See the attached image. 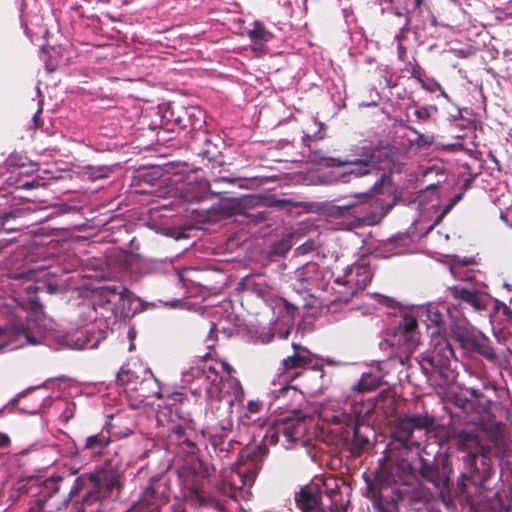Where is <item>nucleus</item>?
I'll return each instance as SVG.
<instances>
[{"label": "nucleus", "mask_w": 512, "mask_h": 512, "mask_svg": "<svg viewBox=\"0 0 512 512\" xmlns=\"http://www.w3.org/2000/svg\"><path fill=\"white\" fill-rule=\"evenodd\" d=\"M308 416L302 411H294L293 416L282 418L270 425L262 442L254 450H246L247 461L235 467L224 468L220 481L211 491V476L215 468L210 463L198 459L191 467L178 471L181 495L190 504L197 507H213L225 512L224 499L238 502L245 489H249L260 470L258 459L267 454V446L280 443L285 449L298 446L305 448V433L308 429Z\"/></svg>", "instance_id": "obj_1"}, {"label": "nucleus", "mask_w": 512, "mask_h": 512, "mask_svg": "<svg viewBox=\"0 0 512 512\" xmlns=\"http://www.w3.org/2000/svg\"><path fill=\"white\" fill-rule=\"evenodd\" d=\"M232 366L224 360L210 358V353L191 362L182 371L186 386L199 382L206 391L209 409L220 417L221 427L230 426L229 416L235 406L243 404L244 390L240 381L232 376Z\"/></svg>", "instance_id": "obj_2"}, {"label": "nucleus", "mask_w": 512, "mask_h": 512, "mask_svg": "<svg viewBox=\"0 0 512 512\" xmlns=\"http://www.w3.org/2000/svg\"><path fill=\"white\" fill-rule=\"evenodd\" d=\"M36 287L28 283L23 287L25 296L13 297L4 303L9 319L0 327V353L27 345H50V320L43 314Z\"/></svg>", "instance_id": "obj_3"}, {"label": "nucleus", "mask_w": 512, "mask_h": 512, "mask_svg": "<svg viewBox=\"0 0 512 512\" xmlns=\"http://www.w3.org/2000/svg\"><path fill=\"white\" fill-rule=\"evenodd\" d=\"M73 473L53 475L45 480L29 478L17 483V489L31 493L36 497L35 503L26 512H57L66 508L77 495L82 494L81 501L75 502L76 512H98L101 506V482L94 474H82L74 479L73 486L66 496L58 492Z\"/></svg>", "instance_id": "obj_4"}, {"label": "nucleus", "mask_w": 512, "mask_h": 512, "mask_svg": "<svg viewBox=\"0 0 512 512\" xmlns=\"http://www.w3.org/2000/svg\"><path fill=\"white\" fill-rule=\"evenodd\" d=\"M121 296L116 284L102 286L92 292L85 312L91 323L78 329L67 343L74 349H94L107 337L111 324L116 321L117 300Z\"/></svg>", "instance_id": "obj_5"}, {"label": "nucleus", "mask_w": 512, "mask_h": 512, "mask_svg": "<svg viewBox=\"0 0 512 512\" xmlns=\"http://www.w3.org/2000/svg\"><path fill=\"white\" fill-rule=\"evenodd\" d=\"M293 353L285 357L278 368V374L270 382L267 390L269 404L278 402L276 408L287 406L291 401L301 397L300 392L290 382L297 377L300 369H311L319 373V378L324 377L322 358L312 354L307 348L292 344Z\"/></svg>", "instance_id": "obj_6"}, {"label": "nucleus", "mask_w": 512, "mask_h": 512, "mask_svg": "<svg viewBox=\"0 0 512 512\" xmlns=\"http://www.w3.org/2000/svg\"><path fill=\"white\" fill-rule=\"evenodd\" d=\"M392 469L396 470V475H393V471L390 475H385L382 471L374 482L367 485L366 497L370 499L377 512H398V502L402 494L396 484L408 483L412 467L406 461H402Z\"/></svg>", "instance_id": "obj_7"}, {"label": "nucleus", "mask_w": 512, "mask_h": 512, "mask_svg": "<svg viewBox=\"0 0 512 512\" xmlns=\"http://www.w3.org/2000/svg\"><path fill=\"white\" fill-rule=\"evenodd\" d=\"M352 158L346 160H339L336 158L327 159L328 165L332 166H345L350 165L351 168L344 170L335 175V180L340 182H349L351 177H362L373 172H379L381 169H386L388 166L378 164L380 155L385 156V161L390 162V150L385 149L381 151L372 145L353 146L351 148ZM378 175V173H376Z\"/></svg>", "instance_id": "obj_8"}, {"label": "nucleus", "mask_w": 512, "mask_h": 512, "mask_svg": "<svg viewBox=\"0 0 512 512\" xmlns=\"http://www.w3.org/2000/svg\"><path fill=\"white\" fill-rule=\"evenodd\" d=\"M373 271L368 263L363 261L348 265L334 277L331 284V298H325L326 303L348 302L362 292L371 282Z\"/></svg>", "instance_id": "obj_9"}, {"label": "nucleus", "mask_w": 512, "mask_h": 512, "mask_svg": "<svg viewBox=\"0 0 512 512\" xmlns=\"http://www.w3.org/2000/svg\"><path fill=\"white\" fill-rule=\"evenodd\" d=\"M384 178L385 175L381 174L369 191L355 194L345 204L333 206L331 208V214L345 215L353 211V216L361 219L365 214L356 211V208L359 205L369 204V206L373 208V220L383 218L394 206V200L383 197ZM388 198H390V194H388Z\"/></svg>", "instance_id": "obj_10"}, {"label": "nucleus", "mask_w": 512, "mask_h": 512, "mask_svg": "<svg viewBox=\"0 0 512 512\" xmlns=\"http://www.w3.org/2000/svg\"><path fill=\"white\" fill-rule=\"evenodd\" d=\"M431 350L418 359L426 375L438 374L447 380L453 379L452 363L456 362L454 350L444 333L429 332Z\"/></svg>", "instance_id": "obj_11"}, {"label": "nucleus", "mask_w": 512, "mask_h": 512, "mask_svg": "<svg viewBox=\"0 0 512 512\" xmlns=\"http://www.w3.org/2000/svg\"><path fill=\"white\" fill-rule=\"evenodd\" d=\"M375 408V401L372 398L361 399L359 402L354 399L350 403L330 404L321 411V418L330 425L361 424L368 423V418Z\"/></svg>", "instance_id": "obj_12"}, {"label": "nucleus", "mask_w": 512, "mask_h": 512, "mask_svg": "<svg viewBox=\"0 0 512 512\" xmlns=\"http://www.w3.org/2000/svg\"><path fill=\"white\" fill-rule=\"evenodd\" d=\"M334 273L319 266L317 263L309 262L294 272V287L300 291L308 292L312 296L322 299L330 298L326 294L331 289V280Z\"/></svg>", "instance_id": "obj_13"}, {"label": "nucleus", "mask_w": 512, "mask_h": 512, "mask_svg": "<svg viewBox=\"0 0 512 512\" xmlns=\"http://www.w3.org/2000/svg\"><path fill=\"white\" fill-rule=\"evenodd\" d=\"M433 426L434 419L427 414L404 415L398 419L395 442L407 450L419 448Z\"/></svg>", "instance_id": "obj_14"}, {"label": "nucleus", "mask_w": 512, "mask_h": 512, "mask_svg": "<svg viewBox=\"0 0 512 512\" xmlns=\"http://www.w3.org/2000/svg\"><path fill=\"white\" fill-rule=\"evenodd\" d=\"M384 341L395 350L401 362L402 357L408 359L420 343L416 317L411 313H404L392 334H388Z\"/></svg>", "instance_id": "obj_15"}, {"label": "nucleus", "mask_w": 512, "mask_h": 512, "mask_svg": "<svg viewBox=\"0 0 512 512\" xmlns=\"http://www.w3.org/2000/svg\"><path fill=\"white\" fill-rule=\"evenodd\" d=\"M324 490H315L314 487H302L295 494V503L300 512H327L321 500V494L325 492L331 500V504L337 503L339 495V486L337 480L333 477H327L323 482Z\"/></svg>", "instance_id": "obj_16"}, {"label": "nucleus", "mask_w": 512, "mask_h": 512, "mask_svg": "<svg viewBox=\"0 0 512 512\" xmlns=\"http://www.w3.org/2000/svg\"><path fill=\"white\" fill-rule=\"evenodd\" d=\"M232 413L229 416L230 426L228 428L221 427L220 417L216 413H213L209 406L206 409V417L210 419L209 425L201 431L204 437H209V442L216 453H219V457H226L229 453L233 442L231 439H227L226 433L232 428Z\"/></svg>", "instance_id": "obj_17"}, {"label": "nucleus", "mask_w": 512, "mask_h": 512, "mask_svg": "<svg viewBox=\"0 0 512 512\" xmlns=\"http://www.w3.org/2000/svg\"><path fill=\"white\" fill-rule=\"evenodd\" d=\"M450 317V331L453 338L460 344L463 349H466L474 339L481 333V331L472 326L466 317L458 316L456 308L443 306Z\"/></svg>", "instance_id": "obj_18"}, {"label": "nucleus", "mask_w": 512, "mask_h": 512, "mask_svg": "<svg viewBox=\"0 0 512 512\" xmlns=\"http://www.w3.org/2000/svg\"><path fill=\"white\" fill-rule=\"evenodd\" d=\"M451 295L461 307H471L476 312L486 311L492 302V298L475 289H468L459 286L449 288Z\"/></svg>", "instance_id": "obj_19"}, {"label": "nucleus", "mask_w": 512, "mask_h": 512, "mask_svg": "<svg viewBox=\"0 0 512 512\" xmlns=\"http://www.w3.org/2000/svg\"><path fill=\"white\" fill-rule=\"evenodd\" d=\"M332 433L339 435L344 443H353L358 448H364L370 442L373 429L369 423L332 425Z\"/></svg>", "instance_id": "obj_20"}, {"label": "nucleus", "mask_w": 512, "mask_h": 512, "mask_svg": "<svg viewBox=\"0 0 512 512\" xmlns=\"http://www.w3.org/2000/svg\"><path fill=\"white\" fill-rule=\"evenodd\" d=\"M171 444H175L180 451L187 455H195L198 447L193 439L195 434L192 422L185 424H171L168 428Z\"/></svg>", "instance_id": "obj_21"}, {"label": "nucleus", "mask_w": 512, "mask_h": 512, "mask_svg": "<svg viewBox=\"0 0 512 512\" xmlns=\"http://www.w3.org/2000/svg\"><path fill=\"white\" fill-rule=\"evenodd\" d=\"M463 461L470 473V477L479 474L481 477L486 478L490 475L491 459L486 453L479 450L469 451L463 456Z\"/></svg>", "instance_id": "obj_22"}, {"label": "nucleus", "mask_w": 512, "mask_h": 512, "mask_svg": "<svg viewBox=\"0 0 512 512\" xmlns=\"http://www.w3.org/2000/svg\"><path fill=\"white\" fill-rule=\"evenodd\" d=\"M111 423H106L99 433L86 437L82 450L90 455L98 456L104 453L111 442Z\"/></svg>", "instance_id": "obj_23"}, {"label": "nucleus", "mask_w": 512, "mask_h": 512, "mask_svg": "<svg viewBox=\"0 0 512 512\" xmlns=\"http://www.w3.org/2000/svg\"><path fill=\"white\" fill-rule=\"evenodd\" d=\"M143 374L144 375L138 384V390H134L133 392L137 393L136 398L140 402H146L149 404L147 401L149 398L156 397L160 399L162 397L161 387L158 379L150 369H144Z\"/></svg>", "instance_id": "obj_24"}, {"label": "nucleus", "mask_w": 512, "mask_h": 512, "mask_svg": "<svg viewBox=\"0 0 512 512\" xmlns=\"http://www.w3.org/2000/svg\"><path fill=\"white\" fill-rule=\"evenodd\" d=\"M116 291L119 292L121 299L117 300V317L128 318L139 311L140 299L122 284H116Z\"/></svg>", "instance_id": "obj_25"}, {"label": "nucleus", "mask_w": 512, "mask_h": 512, "mask_svg": "<svg viewBox=\"0 0 512 512\" xmlns=\"http://www.w3.org/2000/svg\"><path fill=\"white\" fill-rule=\"evenodd\" d=\"M163 502L153 488H147L126 512H160Z\"/></svg>", "instance_id": "obj_26"}, {"label": "nucleus", "mask_w": 512, "mask_h": 512, "mask_svg": "<svg viewBox=\"0 0 512 512\" xmlns=\"http://www.w3.org/2000/svg\"><path fill=\"white\" fill-rule=\"evenodd\" d=\"M418 315L422 318L430 332L444 333L443 314L438 306L431 304L422 306L418 309Z\"/></svg>", "instance_id": "obj_27"}, {"label": "nucleus", "mask_w": 512, "mask_h": 512, "mask_svg": "<svg viewBox=\"0 0 512 512\" xmlns=\"http://www.w3.org/2000/svg\"><path fill=\"white\" fill-rule=\"evenodd\" d=\"M246 34L251 42L252 50L258 53L264 50L266 44L273 37L272 33L265 28L260 20H255L252 28L248 29Z\"/></svg>", "instance_id": "obj_28"}, {"label": "nucleus", "mask_w": 512, "mask_h": 512, "mask_svg": "<svg viewBox=\"0 0 512 512\" xmlns=\"http://www.w3.org/2000/svg\"><path fill=\"white\" fill-rule=\"evenodd\" d=\"M241 283L246 290L264 300H267L272 295L273 288L264 275L246 276Z\"/></svg>", "instance_id": "obj_29"}, {"label": "nucleus", "mask_w": 512, "mask_h": 512, "mask_svg": "<svg viewBox=\"0 0 512 512\" xmlns=\"http://www.w3.org/2000/svg\"><path fill=\"white\" fill-rule=\"evenodd\" d=\"M472 264H475L474 258L455 256L449 265V271L455 280L472 281L474 279V270L469 268Z\"/></svg>", "instance_id": "obj_30"}, {"label": "nucleus", "mask_w": 512, "mask_h": 512, "mask_svg": "<svg viewBox=\"0 0 512 512\" xmlns=\"http://www.w3.org/2000/svg\"><path fill=\"white\" fill-rule=\"evenodd\" d=\"M465 350L476 352L491 362L497 360V355L490 345L489 339L482 332Z\"/></svg>", "instance_id": "obj_31"}, {"label": "nucleus", "mask_w": 512, "mask_h": 512, "mask_svg": "<svg viewBox=\"0 0 512 512\" xmlns=\"http://www.w3.org/2000/svg\"><path fill=\"white\" fill-rule=\"evenodd\" d=\"M381 380L382 378L378 374L372 372L363 373L359 381L352 385L351 391L355 394L373 391L380 387Z\"/></svg>", "instance_id": "obj_32"}, {"label": "nucleus", "mask_w": 512, "mask_h": 512, "mask_svg": "<svg viewBox=\"0 0 512 512\" xmlns=\"http://www.w3.org/2000/svg\"><path fill=\"white\" fill-rule=\"evenodd\" d=\"M138 373L129 367H122L117 374V382L124 387L125 391L138 390V384L141 381Z\"/></svg>", "instance_id": "obj_33"}, {"label": "nucleus", "mask_w": 512, "mask_h": 512, "mask_svg": "<svg viewBox=\"0 0 512 512\" xmlns=\"http://www.w3.org/2000/svg\"><path fill=\"white\" fill-rule=\"evenodd\" d=\"M263 409V403L259 400H249L241 415L243 422H254Z\"/></svg>", "instance_id": "obj_34"}, {"label": "nucleus", "mask_w": 512, "mask_h": 512, "mask_svg": "<svg viewBox=\"0 0 512 512\" xmlns=\"http://www.w3.org/2000/svg\"><path fill=\"white\" fill-rule=\"evenodd\" d=\"M419 472L425 480L432 482L434 485H437L439 480L438 469L430 462L420 459Z\"/></svg>", "instance_id": "obj_35"}, {"label": "nucleus", "mask_w": 512, "mask_h": 512, "mask_svg": "<svg viewBox=\"0 0 512 512\" xmlns=\"http://www.w3.org/2000/svg\"><path fill=\"white\" fill-rule=\"evenodd\" d=\"M53 399L51 397H46L43 399H37L32 405L20 407L19 410L28 414H37L43 406L51 405Z\"/></svg>", "instance_id": "obj_36"}, {"label": "nucleus", "mask_w": 512, "mask_h": 512, "mask_svg": "<svg viewBox=\"0 0 512 512\" xmlns=\"http://www.w3.org/2000/svg\"><path fill=\"white\" fill-rule=\"evenodd\" d=\"M110 172V169L106 166H99V167H88L86 169L85 174L88 176L89 179L95 181L98 179L106 178Z\"/></svg>", "instance_id": "obj_37"}, {"label": "nucleus", "mask_w": 512, "mask_h": 512, "mask_svg": "<svg viewBox=\"0 0 512 512\" xmlns=\"http://www.w3.org/2000/svg\"><path fill=\"white\" fill-rule=\"evenodd\" d=\"M437 111L436 106L429 105L424 107H419L415 109L414 116L417 118L419 122H425L427 121L432 114H434Z\"/></svg>", "instance_id": "obj_38"}, {"label": "nucleus", "mask_w": 512, "mask_h": 512, "mask_svg": "<svg viewBox=\"0 0 512 512\" xmlns=\"http://www.w3.org/2000/svg\"><path fill=\"white\" fill-rule=\"evenodd\" d=\"M314 124L319 126L318 130L313 132L312 135L307 133V134H304V136L302 137V141H303L304 145H306L308 147H310L308 142L311 140V138H314L316 140H322L325 138V133L323 131L324 124L322 122H317L316 120H314Z\"/></svg>", "instance_id": "obj_39"}, {"label": "nucleus", "mask_w": 512, "mask_h": 512, "mask_svg": "<svg viewBox=\"0 0 512 512\" xmlns=\"http://www.w3.org/2000/svg\"><path fill=\"white\" fill-rule=\"evenodd\" d=\"M44 268L43 264L35 265V266H27L23 267L20 271H17L13 273L14 278H22V277H29L35 273L36 270Z\"/></svg>", "instance_id": "obj_40"}, {"label": "nucleus", "mask_w": 512, "mask_h": 512, "mask_svg": "<svg viewBox=\"0 0 512 512\" xmlns=\"http://www.w3.org/2000/svg\"><path fill=\"white\" fill-rule=\"evenodd\" d=\"M467 392L479 405H483L484 403H489L487 399H485L482 391L476 388H468Z\"/></svg>", "instance_id": "obj_41"}, {"label": "nucleus", "mask_w": 512, "mask_h": 512, "mask_svg": "<svg viewBox=\"0 0 512 512\" xmlns=\"http://www.w3.org/2000/svg\"><path fill=\"white\" fill-rule=\"evenodd\" d=\"M411 130L417 134V138L415 140V143L417 146L422 147V146L430 145L433 143V136L420 134L412 128H411Z\"/></svg>", "instance_id": "obj_42"}, {"label": "nucleus", "mask_w": 512, "mask_h": 512, "mask_svg": "<svg viewBox=\"0 0 512 512\" xmlns=\"http://www.w3.org/2000/svg\"><path fill=\"white\" fill-rule=\"evenodd\" d=\"M247 218L250 222L259 223L267 219V212L265 210L250 212L247 214Z\"/></svg>", "instance_id": "obj_43"}, {"label": "nucleus", "mask_w": 512, "mask_h": 512, "mask_svg": "<svg viewBox=\"0 0 512 512\" xmlns=\"http://www.w3.org/2000/svg\"><path fill=\"white\" fill-rule=\"evenodd\" d=\"M43 185V182L38 179H33L31 181H20L17 183V187L21 189L31 190L34 188H38Z\"/></svg>", "instance_id": "obj_44"}, {"label": "nucleus", "mask_w": 512, "mask_h": 512, "mask_svg": "<svg viewBox=\"0 0 512 512\" xmlns=\"http://www.w3.org/2000/svg\"><path fill=\"white\" fill-rule=\"evenodd\" d=\"M25 160H26V158H24L22 156H18L16 153H13L8 157L7 163L9 165L23 167L25 165Z\"/></svg>", "instance_id": "obj_45"}, {"label": "nucleus", "mask_w": 512, "mask_h": 512, "mask_svg": "<svg viewBox=\"0 0 512 512\" xmlns=\"http://www.w3.org/2000/svg\"><path fill=\"white\" fill-rule=\"evenodd\" d=\"M370 297L375 298V300L379 304L386 305L388 307H393V305H394V299L384 296L382 294L375 293V294L371 295Z\"/></svg>", "instance_id": "obj_46"}, {"label": "nucleus", "mask_w": 512, "mask_h": 512, "mask_svg": "<svg viewBox=\"0 0 512 512\" xmlns=\"http://www.w3.org/2000/svg\"><path fill=\"white\" fill-rule=\"evenodd\" d=\"M456 404L458 407H460L464 413L468 414L469 410L472 409L473 403L471 400L468 399H457Z\"/></svg>", "instance_id": "obj_47"}, {"label": "nucleus", "mask_w": 512, "mask_h": 512, "mask_svg": "<svg viewBox=\"0 0 512 512\" xmlns=\"http://www.w3.org/2000/svg\"><path fill=\"white\" fill-rule=\"evenodd\" d=\"M44 288L46 289V291L50 294L52 293H56L60 290H62L64 288V284L63 283H47L45 284Z\"/></svg>", "instance_id": "obj_48"}, {"label": "nucleus", "mask_w": 512, "mask_h": 512, "mask_svg": "<svg viewBox=\"0 0 512 512\" xmlns=\"http://www.w3.org/2000/svg\"><path fill=\"white\" fill-rule=\"evenodd\" d=\"M421 87L429 92H435L441 89V85L435 80H431L429 83L422 82Z\"/></svg>", "instance_id": "obj_49"}, {"label": "nucleus", "mask_w": 512, "mask_h": 512, "mask_svg": "<svg viewBox=\"0 0 512 512\" xmlns=\"http://www.w3.org/2000/svg\"><path fill=\"white\" fill-rule=\"evenodd\" d=\"M111 433L112 435L114 436H117L118 438H124V437H128L129 435L132 434V430L130 428H125V429H121V430H111Z\"/></svg>", "instance_id": "obj_50"}, {"label": "nucleus", "mask_w": 512, "mask_h": 512, "mask_svg": "<svg viewBox=\"0 0 512 512\" xmlns=\"http://www.w3.org/2000/svg\"><path fill=\"white\" fill-rule=\"evenodd\" d=\"M217 327H216V324L214 323H211V327H210V330H209V335L206 339V346L208 348H211L214 344V339L212 338V335L214 334V332L216 331Z\"/></svg>", "instance_id": "obj_51"}, {"label": "nucleus", "mask_w": 512, "mask_h": 512, "mask_svg": "<svg viewBox=\"0 0 512 512\" xmlns=\"http://www.w3.org/2000/svg\"><path fill=\"white\" fill-rule=\"evenodd\" d=\"M424 0H406V4L412 10H418L423 5Z\"/></svg>", "instance_id": "obj_52"}, {"label": "nucleus", "mask_w": 512, "mask_h": 512, "mask_svg": "<svg viewBox=\"0 0 512 512\" xmlns=\"http://www.w3.org/2000/svg\"><path fill=\"white\" fill-rule=\"evenodd\" d=\"M213 183L217 184V183H221V182H225V183H230V184H233L236 182V179L235 178H232V177H229V176H221V177H215L213 178Z\"/></svg>", "instance_id": "obj_53"}, {"label": "nucleus", "mask_w": 512, "mask_h": 512, "mask_svg": "<svg viewBox=\"0 0 512 512\" xmlns=\"http://www.w3.org/2000/svg\"><path fill=\"white\" fill-rule=\"evenodd\" d=\"M460 198H461V195H457V196H456L455 201H453L450 205H448V206L445 208V210L441 213V215L437 217V219H436V221L434 222V224H433V225H431L429 228L431 229L434 225H436V224H437V223L442 219V217H443V216H444V215H445V214H446V213L451 209V207L455 204V202H456L457 200H459Z\"/></svg>", "instance_id": "obj_54"}, {"label": "nucleus", "mask_w": 512, "mask_h": 512, "mask_svg": "<svg viewBox=\"0 0 512 512\" xmlns=\"http://www.w3.org/2000/svg\"><path fill=\"white\" fill-rule=\"evenodd\" d=\"M409 23H410V18H409V16L405 15V17H404V24H403V26L401 27L399 34H397V35L395 36V38H396V39H398V40L400 41L401 36H402V33H403L405 30H407V29H408Z\"/></svg>", "instance_id": "obj_55"}, {"label": "nucleus", "mask_w": 512, "mask_h": 512, "mask_svg": "<svg viewBox=\"0 0 512 512\" xmlns=\"http://www.w3.org/2000/svg\"><path fill=\"white\" fill-rule=\"evenodd\" d=\"M411 75L413 78L417 79L419 83L422 85V82H424L421 78V70L419 67H414L411 71Z\"/></svg>", "instance_id": "obj_56"}, {"label": "nucleus", "mask_w": 512, "mask_h": 512, "mask_svg": "<svg viewBox=\"0 0 512 512\" xmlns=\"http://www.w3.org/2000/svg\"><path fill=\"white\" fill-rule=\"evenodd\" d=\"M273 333H271L270 331H267L265 333H261L260 334V340L262 343H268L271 341V339L273 338Z\"/></svg>", "instance_id": "obj_57"}, {"label": "nucleus", "mask_w": 512, "mask_h": 512, "mask_svg": "<svg viewBox=\"0 0 512 512\" xmlns=\"http://www.w3.org/2000/svg\"><path fill=\"white\" fill-rule=\"evenodd\" d=\"M41 112H42V109H41V108H39V109L37 110V112H36V113L34 114V116H33V119H32V120H33V123H34L35 128L40 127L39 115H40V113H41Z\"/></svg>", "instance_id": "obj_58"}, {"label": "nucleus", "mask_w": 512, "mask_h": 512, "mask_svg": "<svg viewBox=\"0 0 512 512\" xmlns=\"http://www.w3.org/2000/svg\"><path fill=\"white\" fill-rule=\"evenodd\" d=\"M10 442L8 435L0 433V446H6Z\"/></svg>", "instance_id": "obj_59"}, {"label": "nucleus", "mask_w": 512, "mask_h": 512, "mask_svg": "<svg viewBox=\"0 0 512 512\" xmlns=\"http://www.w3.org/2000/svg\"><path fill=\"white\" fill-rule=\"evenodd\" d=\"M397 50H398V57H399L400 59H403V58H404V55H405V53H406L405 48H404V47L399 43V44H398V47H397Z\"/></svg>", "instance_id": "obj_60"}, {"label": "nucleus", "mask_w": 512, "mask_h": 512, "mask_svg": "<svg viewBox=\"0 0 512 512\" xmlns=\"http://www.w3.org/2000/svg\"><path fill=\"white\" fill-rule=\"evenodd\" d=\"M308 249H312V247L308 246V244H303L297 248V250L301 251L302 253H306Z\"/></svg>", "instance_id": "obj_61"}, {"label": "nucleus", "mask_w": 512, "mask_h": 512, "mask_svg": "<svg viewBox=\"0 0 512 512\" xmlns=\"http://www.w3.org/2000/svg\"><path fill=\"white\" fill-rule=\"evenodd\" d=\"M438 91H439V96L445 98L447 101H450L449 95L443 90L442 87H441V89H438Z\"/></svg>", "instance_id": "obj_62"}, {"label": "nucleus", "mask_w": 512, "mask_h": 512, "mask_svg": "<svg viewBox=\"0 0 512 512\" xmlns=\"http://www.w3.org/2000/svg\"><path fill=\"white\" fill-rule=\"evenodd\" d=\"M23 395H24V392H23V393L18 394L15 398H13V399L11 400V404H13V405H14V404L18 403V402H19L20 397H21V396H23Z\"/></svg>", "instance_id": "obj_63"}, {"label": "nucleus", "mask_w": 512, "mask_h": 512, "mask_svg": "<svg viewBox=\"0 0 512 512\" xmlns=\"http://www.w3.org/2000/svg\"><path fill=\"white\" fill-rule=\"evenodd\" d=\"M500 218H501V220H502L504 223H506L507 225H510V224H509V221H508V218H507V216H506L504 213H501V214H500Z\"/></svg>", "instance_id": "obj_64"}]
</instances>
